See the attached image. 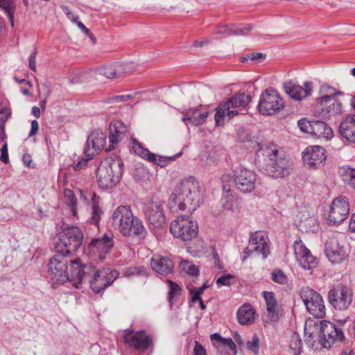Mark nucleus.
<instances>
[{
    "label": "nucleus",
    "instance_id": "nucleus-1",
    "mask_svg": "<svg viewBox=\"0 0 355 355\" xmlns=\"http://www.w3.org/2000/svg\"><path fill=\"white\" fill-rule=\"evenodd\" d=\"M255 164L263 174L273 179L286 178L293 169L292 161L273 142L260 147V151L256 153Z\"/></svg>",
    "mask_w": 355,
    "mask_h": 355
},
{
    "label": "nucleus",
    "instance_id": "nucleus-2",
    "mask_svg": "<svg viewBox=\"0 0 355 355\" xmlns=\"http://www.w3.org/2000/svg\"><path fill=\"white\" fill-rule=\"evenodd\" d=\"M71 275L72 279L76 280L74 284L76 288L87 280L93 292L100 293L118 278L119 272L110 267L96 269L92 263L83 264L78 258L71 261Z\"/></svg>",
    "mask_w": 355,
    "mask_h": 355
},
{
    "label": "nucleus",
    "instance_id": "nucleus-3",
    "mask_svg": "<svg viewBox=\"0 0 355 355\" xmlns=\"http://www.w3.org/2000/svg\"><path fill=\"white\" fill-rule=\"evenodd\" d=\"M202 201L198 182L193 177H189L177 184L169 198L171 208L195 211Z\"/></svg>",
    "mask_w": 355,
    "mask_h": 355
},
{
    "label": "nucleus",
    "instance_id": "nucleus-4",
    "mask_svg": "<svg viewBox=\"0 0 355 355\" xmlns=\"http://www.w3.org/2000/svg\"><path fill=\"white\" fill-rule=\"evenodd\" d=\"M112 219L113 226L124 236L144 239L147 234L142 220L133 215L130 206H119L114 211Z\"/></svg>",
    "mask_w": 355,
    "mask_h": 355
},
{
    "label": "nucleus",
    "instance_id": "nucleus-5",
    "mask_svg": "<svg viewBox=\"0 0 355 355\" xmlns=\"http://www.w3.org/2000/svg\"><path fill=\"white\" fill-rule=\"evenodd\" d=\"M123 172V162L119 157H110L101 162L97 170L98 184L102 189H112L121 180Z\"/></svg>",
    "mask_w": 355,
    "mask_h": 355
},
{
    "label": "nucleus",
    "instance_id": "nucleus-6",
    "mask_svg": "<svg viewBox=\"0 0 355 355\" xmlns=\"http://www.w3.org/2000/svg\"><path fill=\"white\" fill-rule=\"evenodd\" d=\"M320 92L324 94L316 99L314 108L315 116L322 119H328L342 112V103L336 98V96L342 95V92H335V89L329 85L321 87Z\"/></svg>",
    "mask_w": 355,
    "mask_h": 355
},
{
    "label": "nucleus",
    "instance_id": "nucleus-7",
    "mask_svg": "<svg viewBox=\"0 0 355 355\" xmlns=\"http://www.w3.org/2000/svg\"><path fill=\"white\" fill-rule=\"evenodd\" d=\"M62 254H55L49 260L46 277L53 285L62 284L67 281L76 282L72 279L71 261Z\"/></svg>",
    "mask_w": 355,
    "mask_h": 355
},
{
    "label": "nucleus",
    "instance_id": "nucleus-8",
    "mask_svg": "<svg viewBox=\"0 0 355 355\" xmlns=\"http://www.w3.org/2000/svg\"><path fill=\"white\" fill-rule=\"evenodd\" d=\"M83 241V234L76 226L64 228L58 235L55 243V252L71 257L78 251Z\"/></svg>",
    "mask_w": 355,
    "mask_h": 355
},
{
    "label": "nucleus",
    "instance_id": "nucleus-9",
    "mask_svg": "<svg viewBox=\"0 0 355 355\" xmlns=\"http://www.w3.org/2000/svg\"><path fill=\"white\" fill-rule=\"evenodd\" d=\"M250 101V95L238 93L229 98L226 101L220 103L216 107L214 116L216 125L217 126L222 125L226 120H230L239 114V112L235 109L247 106Z\"/></svg>",
    "mask_w": 355,
    "mask_h": 355
},
{
    "label": "nucleus",
    "instance_id": "nucleus-10",
    "mask_svg": "<svg viewBox=\"0 0 355 355\" xmlns=\"http://www.w3.org/2000/svg\"><path fill=\"white\" fill-rule=\"evenodd\" d=\"M170 232L174 237L181 241H191L197 236L198 225L196 221L191 219V216L180 215L171 223Z\"/></svg>",
    "mask_w": 355,
    "mask_h": 355
},
{
    "label": "nucleus",
    "instance_id": "nucleus-11",
    "mask_svg": "<svg viewBox=\"0 0 355 355\" xmlns=\"http://www.w3.org/2000/svg\"><path fill=\"white\" fill-rule=\"evenodd\" d=\"M284 107L283 98L273 88H268L261 93L257 105L259 112L263 115H273Z\"/></svg>",
    "mask_w": 355,
    "mask_h": 355
},
{
    "label": "nucleus",
    "instance_id": "nucleus-12",
    "mask_svg": "<svg viewBox=\"0 0 355 355\" xmlns=\"http://www.w3.org/2000/svg\"><path fill=\"white\" fill-rule=\"evenodd\" d=\"M300 297L307 311L316 318L325 315V306L322 296L309 287H303L300 293Z\"/></svg>",
    "mask_w": 355,
    "mask_h": 355
},
{
    "label": "nucleus",
    "instance_id": "nucleus-13",
    "mask_svg": "<svg viewBox=\"0 0 355 355\" xmlns=\"http://www.w3.org/2000/svg\"><path fill=\"white\" fill-rule=\"evenodd\" d=\"M233 182L236 189L243 193L252 191L257 182V174L245 168L238 167L233 171Z\"/></svg>",
    "mask_w": 355,
    "mask_h": 355
},
{
    "label": "nucleus",
    "instance_id": "nucleus-14",
    "mask_svg": "<svg viewBox=\"0 0 355 355\" xmlns=\"http://www.w3.org/2000/svg\"><path fill=\"white\" fill-rule=\"evenodd\" d=\"M297 125L303 132L309 133L318 138L329 139L334 134L331 128L320 120L308 121L301 119L298 121Z\"/></svg>",
    "mask_w": 355,
    "mask_h": 355
},
{
    "label": "nucleus",
    "instance_id": "nucleus-15",
    "mask_svg": "<svg viewBox=\"0 0 355 355\" xmlns=\"http://www.w3.org/2000/svg\"><path fill=\"white\" fill-rule=\"evenodd\" d=\"M253 252L261 254L263 259H266L270 254L268 244L263 233L255 232L251 233L249 244L243 250L242 261L248 259Z\"/></svg>",
    "mask_w": 355,
    "mask_h": 355
},
{
    "label": "nucleus",
    "instance_id": "nucleus-16",
    "mask_svg": "<svg viewBox=\"0 0 355 355\" xmlns=\"http://www.w3.org/2000/svg\"><path fill=\"white\" fill-rule=\"evenodd\" d=\"M131 139L132 149L137 155L161 167L166 166L170 162H173L180 155V153L173 156L158 155L151 153L148 149L143 147L136 139L132 137Z\"/></svg>",
    "mask_w": 355,
    "mask_h": 355
},
{
    "label": "nucleus",
    "instance_id": "nucleus-17",
    "mask_svg": "<svg viewBox=\"0 0 355 355\" xmlns=\"http://www.w3.org/2000/svg\"><path fill=\"white\" fill-rule=\"evenodd\" d=\"M143 212L150 227L161 229L166 224L163 205L160 202L152 201L146 203L143 207Z\"/></svg>",
    "mask_w": 355,
    "mask_h": 355
},
{
    "label": "nucleus",
    "instance_id": "nucleus-18",
    "mask_svg": "<svg viewBox=\"0 0 355 355\" xmlns=\"http://www.w3.org/2000/svg\"><path fill=\"white\" fill-rule=\"evenodd\" d=\"M320 343L324 348L331 347L336 340L342 341L344 335L340 328L334 323L329 321H322L320 323Z\"/></svg>",
    "mask_w": 355,
    "mask_h": 355
},
{
    "label": "nucleus",
    "instance_id": "nucleus-19",
    "mask_svg": "<svg viewBox=\"0 0 355 355\" xmlns=\"http://www.w3.org/2000/svg\"><path fill=\"white\" fill-rule=\"evenodd\" d=\"M124 343L136 351L144 352L153 346L151 337L145 331H125Z\"/></svg>",
    "mask_w": 355,
    "mask_h": 355
},
{
    "label": "nucleus",
    "instance_id": "nucleus-20",
    "mask_svg": "<svg viewBox=\"0 0 355 355\" xmlns=\"http://www.w3.org/2000/svg\"><path fill=\"white\" fill-rule=\"evenodd\" d=\"M328 301L336 309H346L352 302V291L347 287L339 285L329 290Z\"/></svg>",
    "mask_w": 355,
    "mask_h": 355
},
{
    "label": "nucleus",
    "instance_id": "nucleus-21",
    "mask_svg": "<svg viewBox=\"0 0 355 355\" xmlns=\"http://www.w3.org/2000/svg\"><path fill=\"white\" fill-rule=\"evenodd\" d=\"M349 205L348 198L344 196H340L335 198L330 207L329 222L334 225L339 224L344 221L349 216Z\"/></svg>",
    "mask_w": 355,
    "mask_h": 355
},
{
    "label": "nucleus",
    "instance_id": "nucleus-22",
    "mask_svg": "<svg viewBox=\"0 0 355 355\" xmlns=\"http://www.w3.org/2000/svg\"><path fill=\"white\" fill-rule=\"evenodd\" d=\"M326 159V150L320 146H309L302 153L304 164L311 169L320 168L324 164Z\"/></svg>",
    "mask_w": 355,
    "mask_h": 355
},
{
    "label": "nucleus",
    "instance_id": "nucleus-23",
    "mask_svg": "<svg viewBox=\"0 0 355 355\" xmlns=\"http://www.w3.org/2000/svg\"><path fill=\"white\" fill-rule=\"evenodd\" d=\"M106 137L105 134L100 130L93 131L87 137L84 148V153L86 157H93L98 154L105 146Z\"/></svg>",
    "mask_w": 355,
    "mask_h": 355
},
{
    "label": "nucleus",
    "instance_id": "nucleus-24",
    "mask_svg": "<svg viewBox=\"0 0 355 355\" xmlns=\"http://www.w3.org/2000/svg\"><path fill=\"white\" fill-rule=\"evenodd\" d=\"M114 245L113 234L105 233L101 237L93 239L88 247L90 252L94 253L98 252L99 258L103 259L105 258V254L110 252Z\"/></svg>",
    "mask_w": 355,
    "mask_h": 355
},
{
    "label": "nucleus",
    "instance_id": "nucleus-25",
    "mask_svg": "<svg viewBox=\"0 0 355 355\" xmlns=\"http://www.w3.org/2000/svg\"><path fill=\"white\" fill-rule=\"evenodd\" d=\"M283 89L286 94L295 101H300L305 97L311 95L313 92V84L311 82H305L302 87L292 81L284 83Z\"/></svg>",
    "mask_w": 355,
    "mask_h": 355
},
{
    "label": "nucleus",
    "instance_id": "nucleus-26",
    "mask_svg": "<svg viewBox=\"0 0 355 355\" xmlns=\"http://www.w3.org/2000/svg\"><path fill=\"white\" fill-rule=\"evenodd\" d=\"M324 252L332 263H340L347 257L344 247L341 246L334 238L327 240L324 244Z\"/></svg>",
    "mask_w": 355,
    "mask_h": 355
},
{
    "label": "nucleus",
    "instance_id": "nucleus-27",
    "mask_svg": "<svg viewBox=\"0 0 355 355\" xmlns=\"http://www.w3.org/2000/svg\"><path fill=\"white\" fill-rule=\"evenodd\" d=\"M295 253L300 266L305 270H311L317 266V259L313 257L310 250L300 241L295 242Z\"/></svg>",
    "mask_w": 355,
    "mask_h": 355
},
{
    "label": "nucleus",
    "instance_id": "nucleus-28",
    "mask_svg": "<svg viewBox=\"0 0 355 355\" xmlns=\"http://www.w3.org/2000/svg\"><path fill=\"white\" fill-rule=\"evenodd\" d=\"M127 130V126L121 121L116 120L112 121L109 127L110 144L105 148V151L110 152L114 149L115 145L118 144L123 139Z\"/></svg>",
    "mask_w": 355,
    "mask_h": 355
},
{
    "label": "nucleus",
    "instance_id": "nucleus-29",
    "mask_svg": "<svg viewBox=\"0 0 355 355\" xmlns=\"http://www.w3.org/2000/svg\"><path fill=\"white\" fill-rule=\"evenodd\" d=\"M130 64L126 63L116 62L114 64L105 65L98 67L96 73L105 76L107 78H116L122 74L128 73Z\"/></svg>",
    "mask_w": 355,
    "mask_h": 355
},
{
    "label": "nucleus",
    "instance_id": "nucleus-30",
    "mask_svg": "<svg viewBox=\"0 0 355 355\" xmlns=\"http://www.w3.org/2000/svg\"><path fill=\"white\" fill-rule=\"evenodd\" d=\"M181 112L184 114L182 121L186 125L191 124L194 126L203 124L209 115L208 112H202L198 108L196 107L184 110Z\"/></svg>",
    "mask_w": 355,
    "mask_h": 355
},
{
    "label": "nucleus",
    "instance_id": "nucleus-31",
    "mask_svg": "<svg viewBox=\"0 0 355 355\" xmlns=\"http://www.w3.org/2000/svg\"><path fill=\"white\" fill-rule=\"evenodd\" d=\"M339 133L347 141L355 143V115L347 116L342 120Z\"/></svg>",
    "mask_w": 355,
    "mask_h": 355
},
{
    "label": "nucleus",
    "instance_id": "nucleus-32",
    "mask_svg": "<svg viewBox=\"0 0 355 355\" xmlns=\"http://www.w3.org/2000/svg\"><path fill=\"white\" fill-rule=\"evenodd\" d=\"M150 266L153 270L162 275L171 273L173 269V261L164 257L152 258Z\"/></svg>",
    "mask_w": 355,
    "mask_h": 355
},
{
    "label": "nucleus",
    "instance_id": "nucleus-33",
    "mask_svg": "<svg viewBox=\"0 0 355 355\" xmlns=\"http://www.w3.org/2000/svg\"><path fill=\"white\" fill-rule=\"evenodd\" d=\"M211 340L216 347L223 349L221 352L230 350L232 355L236 354V346L231 338H224L220 334L214 333L211 335Z\"/></svg>",
    "mask_w": 355,
    "mask_h": 355
},
{
    "label": "nucleus",
    "instance_id": "nucleus-34",
    "mask_svg": "<svg viewBox=\"0 0 355 355\" xmlns=\"http://www.w3.org/2000/svg\"><path fill=\"white\" fill-rule=\"evenodd\" d=\"M255 313V310L250 305H243L238 309L236 317L241 324L248 325L254 322Z\"/></svg>",
    "mask_w": 355,
    "mask_h": 355
},
{
    "label": "nucleus",
    "instance_id": "nucleus-35",
    "mask_svg": "<svg viewBox=\"0 0 355 355\" xmlns=\"http://www.w3.org/2000/svg\"><path fill=\"white\" fill-rule=\"evenodd\" d=\"M252 29V26L250 24L242 25L238 27L224 26L218 28L216 34L226 33L229 35H244L248 34Z\"/></svg>",
    "mask_w": 355,
    "mask_h": 355
},
{
    "label": "nucleus",
    "instance_id": "nucleus-36",
    "mask_svg": "<svg viewBox=\"0 0 355 355\" xmlns=\"http://www.w3.org/2000/svg\"><path fill=\"white\" fill-rule=\"evenodd\" d=\"M263 296L266 303V309L268 315L272 319H277L279 315V311L277 309V302L272 292L264 291Z\"/></svg>",
    "mask_w": 355,
    "mask_h": 355
},
{
    "label": "nucleus",
    "instance_id": "nucleus-37",
    "mask_svg": "<svg viewBox=\"0 0 355 355\" xmlns=\"http://www.w3.org/2000/svg\"><path fill=\"white\" fill-rule=\"evenodd\" d=\"M238 139L241 142L243 143H249V148H256L258 147V150L260 151V147L263 145H268V143H261L257 139H255L254 137H252L249 132V130L239 128L238 130Z\"/></svg>",
    "mask_w": 355,
    "mask_h": 355
},
{
    "label": "nucleus",
    "instance_id": "nucleus-38",
    "mask_svg": "<svg viewBox=\"0 0 355 355\" xmlns=\"http://www.w3.org/2000/svg\"><path fill=\"white\" fill-rule=\"evenodd\" d=\"M92 216L90 218V223L96 226L98 225L100 219L103 214V211L99 207V198L97 196L95 192L92 193Z\"/></svg>",
    "mask_w": 355,
    "mask_h": 355
},
{
    "label": "nucleus",
    "instance_id": "nucleus-39",
    "mask_svg": "<svg viewBox=\"0 0 355 355\" xmlns=\"http://www.w3.org/2000/svg\"><path fill=\"white\" fill-rule=\"evenodd\" d=\"M339 173L345 183L355 189V168L343 166L340 168Z\"/></svg>",
    "mask_w": 355,
    "mask_h": 355
},
{
    "label": "nucleus",
    "instance_id": "nucleus-40",
    "mask_svg": "<svg viewBox=\"0 0 355 355\" xmlns=\"http://www.w3.org/2000/svg\"><path fill=\"white\" fill-rule=\"evenodd\" d=\"M0 8L7 15L10 25L14 26V14L16 9L15 0H0Z\"/></svg>",
    "mask_w": 355,
    "mask_h": 355
},
{
    "label": "nucleus",
    "instance_id": "nucleus-41",
    "mask_svg": "<svg viewBox=\"0 0 355 355\" xmlns=\"http://www.w3.org/2000/svg\"><path fill=\"white\" fill-rule=\"evenodd\" d=\"M65 202L70 208L71 212L73 216H76L77 214V199L73 191L67 189L64 191Z\"/></svg>",
    "mask_w": 355,
    "mask_h": 355
},
{
    "label": "nucleus",
    "instance_id": "nucleus-42",
    "mask_svg": "<svg viewBox=\"0 0 355 355\" xmlns=\"http://www.w3.org/2000/svg\"><path fill=\"white\" fill-rule=\"evenodd\" d=\"M168 283L170 287L168 292V302L171 305H172L174 303V301L176 300L175 298L181 295L182 288L177 283L171 280H168Z\"/></svg>",
    "mask_w": 355,
    "mask_h": 355
},
{
    "label": "nucleus",
    "instance_id": "nucleus-43",
    "mask_svg": "<svg viewBox=\"0 0 355 355\" xmlns=\"http://www.w3.org/2000/svg\"><path fill=\"white\" fill-rule=\"evenodd\" d=\"M180 267L182 271L191 276H196L199 273L198 267L188 261H182L180 263Z\"/></svg>",
    "mask_w": 355,
    "mask_h": 355
},
{
    "label": "nucleus",
    "instance_id": "nucleus-44",
    "mask_svg": "<svg viewBox=\"0 0 355 355\" xmlns=\"http://www.w3.org/2000/svg\"><path fill=\"white\" fill-rule=\"evenodd\" d=\"M272 279L273 282L284 285L286 284L288 282V277L284 274L282 270L280 269H275L272 270Z\"/></svg>",
    "mask_w": 355,
    "mask_h": 355
},
{
    "label": "nucleus",
    "instance_id": "nucleus-45",
    "mask_svg": "<svg viewBox=\"0 0 355 355\" xmlns=\"http://www.w3.org/2000/svg\"><path fill=\"white\" fill-rule=\"evenodd\" d=\"M290 347L293 350L294 355H300L302 352V341L297 335H294L291 340Z\"/></svg>",
    "mask_w": 355,
    "mask_h": 355
},
{
    "label": "nucleus",
    "instance_id": "nucleus-46",
    "mask_svg": "<svg viewBox=\"0 0 355 355\" xmlns=\"http://www.w3.org/2000/svg\"><path fill=\"white\" fill-rule=\"evenodd\" d=\"M216 283L218 288L222 286H230L234 283V276L230 274L224 275L218 277Z\"/></svg>",
    "mask_w": 355,
    "mask_h": 355
},
{
    "label": "nucleus",
    "instance_id": "nucleus-47",
    "mask_svg": "<svg viewBox=\"0 0 355 355\" xmlns=\"http://www.w3.org/2000/svg\"><path fill=\"white\" fill-rule=\"evenodd\" d=\"M247 347L252 352L257 354L259 349V338L256 334L253 335L252 340L246 343Z\"/></svg>",
    "mask_w": 355,
    "mask_h": 355
},
{
    "label": "nucleus",
    "instance_id": "nucleus-48",
    "mask_svg": "<svg viewBox=\"0 0 355 355\" xmlns=\"http://www.w3.org/2000/svg\"><path fill=\"white\" fill-rule=\"evenodd\" d=\"M134 95L132 94H125V95H116L113 96L107 100V103H119V102H123L127 101L132 98H133Z\"/></svg>",
    "mask_w": 355,
    "mask_h": 355
},
{
    "label": "nucleus",
    "instance_id": "nucleus-49",
    "mask_svg": "<svg viewBox=\"0 0 355 355\" xmlns=\"http://www.w3.org/2000/svg\"><path fill=\"white\" fill-rule=\"evenodd\" d=\"M204 291L205 290L201 287L198 288H193L190 289V293L192 295V302H196L198 300H200V295L204 293Z\"/></svg>",
    "mask_w": 355,
    "mask_h": 355
},
{
    "label": "nucleus",
    "instance_id": "nucleus-50",
    "mask_svg": "<svg viewBox=\"0 0 355 355\" xmlns=\"http://www.w3.org/2000/svg\"><path fill=\"white\" fill-rule=\"evenodd\" d=\"M248 58H250V60L255 62H261L266 58V55L263 54L262 53L254 52L248 53Z\"/></svg>",
    "mask_w": 355,
    "mask_h": 355
},
{
    "label": "nucleus",
    "instance_id": "nucleus-51",
    "mask_svg": "<svg viewBox=\"0 0 355 355\" xmlns=\"http://www.w3.org/2000/svg\"><path fill=\"white\" fill-rule=\"evenodd\" d=\"M0 160L4 163L8 164L9 162L8 153V145L5 143L1 149Z\"/></svg>",
    "mask_w": 355,
    "mask_h": 355
},
{
    "label": "nucleus",
    "instance_id": "nucleus-52",
    "mask_svg": "<svg viewBox=\"0 0 355 355\" xmlns=\"http://www.w3.org/2000/svg\"><path fill=\"white\" fill-rule=\"evenodd\" d=\"M10 112L9 110L6 107H3L0 111V125H4L5 122L8 120Z\"/></svg>",
    "mask_w": 355,
    "mask_h": 355
},
{
    "label": "nucleus",
    "instance_id": "nucleus-53",
    "mask_svg": "<svg viewBox=\"0 0 355 355\" xmlns=\"http://www.w3.org/2000/svg\"><path fill=\"white\" fill-rule=\"evenodd\" d=\"M92 157H87V158L86 159H82L80 161H79L78 162L73 165V170L76 171H80L83 167H85L87 165L88 160L91 159Z\"/></svg>",
    "mask_w": 355,
    "mask_h": 355
},
{
    "label": "nucleus",
    "instance_id": "nucleus-54",
    "mask_svg": "<svg viewBox=\"0 0 355 355\" xmlns=\"http://www.w3.org/2000/svg\"><path fill=\"white\" fill-rule=\"evenodd\" d=\"M193 355H207L205 348L198 341L195 342Z\"/></svg>",
    "mask_w": 355,
    "mask_h": 355
},
{
    "label": "nucleus",
    "instance_id": "nucleus-55",
    "mask_svg": "<svg viewBox=\"0 0 355 355\" xmlns=\"http://www.w3.org/2000/svg\"><path fill=\"white\" fill-rule=\"evenodd\" d=\"M64 11L69 19H70L71 21L75 22L77 24V21H78L79 17L78 15H76L73 12L69 10L68 7L64 8Z\"/></svg>",
    "mask_w": 355,
    "mask_h": 355
},
{
    "label": "nucleus",
    "instance_id": "nucleus-56",
    "mask_svg": "<svg viewBox=\"0 0 355 355\" xmlns=\"http://www.w3.org/2000/svg\"><path fill=\"white\" fill-rule=\"evenodd\" d=\"M36 54H37V51L35 50L32 53V54L29 56V67L33 71H36V62H35Z\"/></svg>",
    "mask_w": 355,
    "mask_h": 355
},
{
    "label": "nucleus",
    "instance_id": "nucleus-57",
    "mask_svg": "<svg viewBox=\"0 0 355 355\" xmlns=\"http://www.w3.org/2000/svg\"><path fill=\"white\" fill-rule=\"evenodd\" d=\"M144 270H141L140 268L137 267H132L129 268L125 271V275L127 276H132L135 275H139L141 274Z\"/></svg>",
    "mask_w": 355,
    "mask_h": 355
},
{
    "label": "nucleus",
    "instance_id": "nucleus-58",
    "mask_svg": "<svg viewBox=\"0 0 355 355\" xmlns=\"http://www.w3.org/2000/svg\"><path fill=\"white\" fill-rule=\"evenodd\" d=\"M39 129V124L38 122L36 120H33L31 121V129L29 132L28 136L29 137H33L35 136Z\"/></svg>",
    "mask_w": 355,
    "mask_h": 355
},
{
    "label": "nucleus",
    "instance_id": "nucleus-59",
    "mask_svg": "<svg viewBox=\"0 0 355 355\" xmlns=\"http://www.w3.org/2000/svg\"><path fill=\"white\" fill-rule=\"evenodd\" d=\"M349 228L352 232H355V214H352L350 218Z\"/></svg>",
    "mask_w": 355,
    "mask_h": 355
},
{
    "label": "nucleus",
    "instance_id": "nucleus-60",
    "mask_svg": "<svg viewBox=\"0 0 355 355\" xmlns=\"http://www.w3.org/2000/svg\"><path fill=\"white\" fill-rule=\"evenodd\" d=\"M76 24L85 35L89 33V30L81 21H77Z\"/></svg>",
    "mask_w": 355,
    "mask_h": 355
},
{
    "label": "nucleus",
    "instance_id": "nucleus-61",
    "mask_svg": "<svg viewBox=\"0 0 355 355\" xmlns=\"http://www.w3.org/2000/svg\"><path fill=\"white\" fill-rule=\"evenodd\" d=\"M32 114L36 118H39L40 116V110L37 106H33L31 110Z\"/></svg>",
    "mask_w": 355,
    "mask_h": 355
},
{
    "label": "nucleus",
    "instance_id": "nucleus-62",
    "mask_svg": "<svg viewBox=\"0 0 355 355\" xmlns=\"http://www.w3.org/2000/svg\"><path fill=\"white\" fill-rule=\"evenodd\" d=\"M209 43V40H205V41H202V42L196 40L193 42V46L196 47H202L205 45L208 44Z\"/></svg>",
    "mask_w": 355,
    "mask_h": 355
},
{
    "label": "nucleus",
    "instance_id": "nucleus-63",
    "mask_svg": "<svg viewBox=\"0 0 355 355\" xmlns=\"http://www.w3.org/2000/svg\"><path fill=\"white\" fill-rule=\"evenodd\" d=\"M0 138L2 141L6 139L4 125H0Z\"/></svg>",
    "mask_w": 355,
    "mask_h": 355
},
{
    "label": "nucleus",
    "instance_id": "nucleus-64",
    "mask_svg": "<svg viewBox=\"0 0 355 355\" xmlns=\"http://www.w3.org/2000/svg\"><path fill=\"white\" fill-rule=\"evenodd\" d=\"M197 302H199V305H200V309L202 310H205L206 309V306L205 304H204L202 298H200V300H198Z\"/></svg>",
    "mask_w": 355,
    "mask_h": 355
}]
</instances>
